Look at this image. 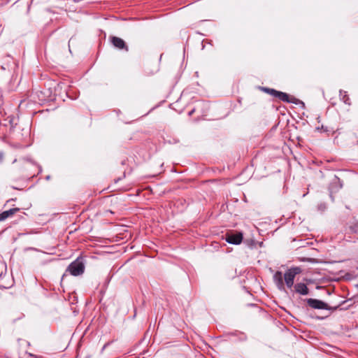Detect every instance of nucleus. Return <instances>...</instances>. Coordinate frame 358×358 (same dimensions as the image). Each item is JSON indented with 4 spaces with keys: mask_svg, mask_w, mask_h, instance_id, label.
Segmentation results:
<instances>
[{
    "mask_svg": "<svg viewBox=\"0 0 358 358\" xmlns=\"http://www.w3.org/2000/svg\"><path fill=\"white\" fill-rule=\"evenodd\" d=\"M66 271L73 276L82 275L85 271V261L82 256H79L67 267Z\"/></svg>",
    "mask_w": 358,
    "mask_h": 358,
    "instance_id": "obj_1",
    "label": "nucleus"
},
{
    "mask_svg": "<svg viewBox=\"0 0 358 358\" xmlns=\"http://www.w3.org/2000/svg\"><path fill=\"white\" fill-rule=\"evenodd\" d=\"M307 304L313 309H322V310H336L338 308V306L330 307L325 302L315 299H306Z\"/></svg>",
    "mask_w": 358,
    "mask_h": 358,
    "instance_id": "obj_2",
    "label": "nucleus"
},
{
    "mask_svg": "<svg viewBox=\"0 0 358 358\" xmlns=\"http://www.w3.org/2000/svg\"><path fill=\"white\" fill-rule=\"evenodd\" d=\"M299 267H292L288 269L284 274L285 282L288 288H291L294 285L295 276L301 273Z\"/></svg>",
    "mask_w": 358,
    "mask_h": 358,
    "instance_id": "obj_3",
    "label": "nucleus"
},
{
    "mask_svg": "<svg viewBox=\"0 0 358 358\" xmlns=\"http://www.w3.org/2000/svg\"><path fill=\"white\" fill-rule=\"evenodd\" d=\"M243 234L240 231H233L230 233H227L225 235V241L228 243L233 245H238L241 243L243 240Z\"/></svg>",
    "mask_w": 358,
    "mask_h": 358,
    "instance_id": "obj_4",
    "label": "nucleus"
},
{
    "mask_svg": "<svg viewBox=\"0 0 358 358\" xmlns=\"http://www.w3.org/2000/svg\"><path fill=\"white\" fill-rule=\"evenodd\" d=\"M109 40L112 45L118 50H122L126 52L129 51V47L126 44L125 41L117 36H111L109 37Z\"/></svg>",
    "mask_w": 358,
    "mask_h": 358,
    "instance_id": "obj_5",
    "label": "nucleus"
},
{
    "mask_svg": "<svg viewBox=\"0 0 358 358\" xmlns=\"http://www.w3.org/2000/svg\"><path fill=\"white\" fill-rule=\"evenodd\" d=\"M276 99L285 103H292L297 104L298 102H299V100L295 98L294 96H290L289 94L280 91H279Z\"/></svg>",
    "mask_w": 358,
    "mask_h": 358,
    "instance_id": "obj_6",
    "label": "nucleus"
},
{
    "mask_svg": "<svg viewBox=\"0 0 358 358\" xmlns=\"http://www.w3.org/2000/svg\"><path fill=\"white\" fill-rule=\"evenodd\" d=\"M13 282L10 279V277L3 272L0 274V287L3 289H8L13 286Z\"/></svg>",
    "mask_w": 358,
    "mask_h": 358,
    "instance_id": "obj_7",
    "label": "nucleus"
},
{
    "mask_svg": "<svg viewBox=\"0 0 358 358\" xmlns=\"http://www.w3.org/2000/svg\"><path fill=\"white\" fill-rule=\"evenodd\" d=\"M273 280L280 290H284L285 289V285L282 278V273L281 271H276L275 274L273 275Z\"/></svg>",
    "mask_w": 358,
    "mask_h": 358,
    "instance_id": "obj_8",
    "label": "nucleus"
},
{
    "mask_svg": "<svg viewBox=\"0 0 358 358\" xmlns=\"http://www.w3.org/2000/svg\"><path fill=\"white\" fill-rule=\"evenodd\" d=\"M294 289L296 293L301 295H307L309 293V289L305 283L299 282L294 285Z\"/></svg>",
    "mask_w": 358,
    "mask_h": 358,
    "instance_id": "obj_9",
    "label": "nucleus"
},
{
    "mask_svg": "<svg viewBox=\"0 0 358 358\" xmlns=\"http://www.w3.org/2000/svg\"><path fill=\"white\" fill-rule=\"evenodd\" d=\"M20 211V208H13L11 209H9L8 210H5L0 213V222L5 220L9 217H11L17 212Z\"/></svg>",
    "mask_w": 358,
    "mask_h": 358,
    "instance_id": "obj_10",
    "label": "nucleus"
},
{
    "mask_svg": "<svg viewBox=\"0 0 358 358\" xmlns=\"http://www.w3.org/2000/svg\"><path fill=\"white\" fill-rule=\"evenodd\" d=\"M262 91L270 94L271 96H273L274 98L277 97L278 94L279 92V91H278L275 89L268 88V87H262Z\"/></svg>",
    "mask_w": 358,
    "mask_h": 358,
    "instance_id": "obj_11",
    "label": "nucleus"
},
{
    "mask_svg": "<svg viewBox=\"0 0 358 358\" xmlns=\"http://www.w3.org/2000/svg\"><path fill=\"white\" fill-rule=\"evenodd\" d=\"M298 259L301 262H308L312 264L318 262L315 258L310 257H299Z\"/></svg>",
    "mask_w": 358,
    "mask_h": 358,
    "instance_id": "obj_12",
    "label": "nucleus"
},
{
    "mask_svg": "<svg viewBox=\"0 0 358 358\" xmlns=\"http://www.w3.org/2000/svg\"><path fill=\"white\" fill-rule=\"evenodd\" d=\"M350 230L355 234H358V221L350 227Z\"/></svg>",
    "mask_w": 358,
    "mask_h": 358,
    "instance_id": "obj_13",
    "label": "nucleus"
},
{
    "mask_svg": "<svg viewBox=\"0 0 358 358\" xmlns=\"http://www.w3.org/2000/svg\"><path fill=\"white\" fill-rule=\"evenodd\" d=\"M55 248H48V251H44L43 253L48 254V255H54Z\"/></svg>",
    "mask_w": 358,
    "mask_h": 358,
    "instance_id": "obj_14",
    "label": "nucleus"
},
{
    "mask_svg": "<svg viewBox=\"0 0 358 358\" xmlns=\"http://www.w3.org/2000/svg\"><path fill=\"white\" fill-rule=\"evenodd\" d=\"M343 101H344L345 103L349 104L348 101H349V99H349V97L348 96V95H347V94H345V95L343 96Z\"/></svg>",
    "mask_w": 358,
    "mask_h": 358,
    "instance_id": "obj_15",
    "label": "nucleus"
},
{
    "mask_svg": "<svg viewBox=\"0 0 358 358\" xmlns=\"http://www.w3.org/2000/svg\"><path fill=\"white\" fill-rule=\"evenodd\" d=\"M241 339L242 341H246L247 340V336L244 333H241Z\"/></svg>",
    "mask_w": 358,
    "mask_h": 358,
    "instance_id": "obj_16",
    "label": "nucleus"
},
{
    "mask_svg": "<svg viewBox=\"0 0 358 358\" xmlns=\"http://www.w3.org/2000/svg\"><path fill=\"white\" fill-rule=\"evenodd\" d=\"M4 155L2 152H0V163H1L3 160Z\"/></svg>",
    "mask_w": 358,
    "mask_h": 358,
    "instance_id": "obj_17",
    "label": "nucleus"
},
{
    "mask_svg": "<svg viewBox=\"0 0 358 358\" xmlns=\"http://www.w3.org/2000/svg\"><path fill=\"white\" fill-rule=\"evenodd\" d=\"M310 245H313V243H312V242H311V243H308V242H307V243H306V245H302L301 246H303V247L308 246V245H310Z\"/></svg>",
    "mask_w": 358,
    "mask_h": 358,
    "instance_id": "obj_18",
    "label": "nucleus"
},
{
    "mask_svg": "<svg viewBox=\"0 0 358 358\" xmlns=\"http://www.w3.org/2000/svg\"><path fill=\"white\" fill-rule=\"evenodd\" d=\"M1 266L2 268H4L5 270L6 269V265L1 264Z\"/></svg>",
    "mask_w": 358,
    "mask_h": 358,
    "instance_id": "obj_19",
    "label": "nucleus"
},
{
    "mask_svg": "<svg viewBox=\"0 0 358 358\" xmlns=\"http://www.w3.org/2000/svg\"><path fill=\"white\" fill-rule=\"evenodd\" d=\"M106 253H109V254H111L112 252H106Z\"/></svg>",
    "mask_w": 358,
    "mask_h": 358,
    "instance_id": "obj_20",
    "label": "nucleus"
},
{
    "mask_svg": "<svg viewBox=\"0 0 358 358\" xmlns=\"http://www.w3.org/2000/svg\"><path fill=\"white\" fill-rule=\"evenodd\" d=\"M357 287H358V284H357Z\"/></svg>",
    "mask_w": 358,
    "mask_h": 358,
    "instance_id": "obj_21",
    "label": "nucleus"
}]
</instances>
